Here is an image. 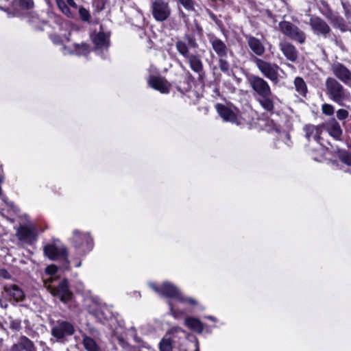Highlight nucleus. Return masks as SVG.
Masks as SVG:
<instances>
[{"mask_svg": "<svg viewBox=\"0 0 351 351\" xmlns=\"http://www.w3.org/2000/svg\"><path fill=\"white\" fill-rule=\"evenodd\" d=\"M80 265H81V261L78 262V263L76 264L75 267H80Z\"/></svg>", "mask_w": 351, "mask_h": 351, "instance_id": "obj_56", "label": "nucleus"}, {"mask_svg": "<svg viewBox=\"0 0 351 351\" xmlns=\"http://www.w3.org/2000/svg\"><path fill=\"white\" fill-rule=\"evenodd\" d=\"M99 332L95 328H90L88 333H82V344L86 351H101L99 343Z\"/></svg>", "mask_w": 351, "mask_h": 351, "instance_id": "obj_12", "label": "nucleus"}, {"mask_svg": "<svg viewBox=\"0 0 351 351\" xmlns=\"http://www.w3.org/2000/svg\"><path fill=\"white\" fill-rule=\"evenodd\" d=\"M189 76H190L191 77H192V75H191V74L189 72Z\"/></svg>", "mask_w": 351, "mask_h": 351, "instance_id": "obj_59", "label": "nucleus"}, {"mask_svg": "<svg viewBox=\"0 0 351 351\" xmlns=\"http://www.w3.org/2000/svg\"><path fill=\"white\" fill-rule=\"evenodd\" d=\"M66 3L68 5V7L70 6L71 8H73L75 9H78L77 5L75 3L74 0H66Z\"/></svg>", "mask_w": 351, "mask_h": 351, "instance_id": "obj_50", "label": "nucleus"}, {"mask_svg": "<svg viewBox=\"0 0 351 351\" xmlns=\"http://www.w3.org/2000/svg\"><path fill=\"white\" fill-rule=\"evenodd\" d=\"M199 45L195 36L193 34H186L183 37V40H178L176 43L177 51L186 59L191 69L197 74V80L202 83L204 82L206 72L201 56L198 54H191L189 53V49H197Z\"/></svg>", "mask_w": 351, "mask_h": 351, "instance_id": "obj_1", "label": "nucleus"}, {"mask_svg": "<svg viewBox=\"0 0 351 351\" xmlns=\"http://www.w3.org/2000/svg\"><path fill=\"white\" fill-rule=\"evenodd\" d=\"M326 94L332 101L340 106L350 99V93L339 81L335 78L329 77L325 82Z\"/></svg>", "mask_w": 351, "mask_h": 351, "instance_id": "obj_4", "label": "nucleus"}, {"mask_svg": "<svg viewBox=\"0 0 351 351\" xmlns=\"http://www.w3.org/2000/svg\"><path fill=\"white\" fill-rule=\"evenodd\" d=\"M0 276L4 279H10L12 276L5 269L0 268Z\"/></svg>", "mask_w": 351, "mask_h": 351, "instance_id": "obj_44", "label": "nucleus"}, {"mask_svg": "<svg viewBox=\"0 0 351 351\" xmlns=\"http://www.w3.org/2000/svg\"><path fill=\"white\" fill-rule=\"evenodd\" d=\"M174 340L171 337H167V335L161 340L160 343V351H172V344Z\"/></svg>", "mask_w": 351, "mask_h": 351, "instance_id": "obj_32", "label": "nucleus"}, {"mask_svg": "<svg viewBox=\"0 0 351 351\" xmlns=\"http://www.w3.org/2000/svg\"><path fill=\"white\" fill-rule=\"evenodd\" d=\"M348 146L350 149H351V141L348 143Z\"/></svg>", "mask_w": 351, "mask_h": 351, "instance_id": "obj_57", "label": "nucleus"}, {"mask_svg": "<svg viewBox=\"0 0 351 351\" xmlns=\"http://www.w3.org/2000/svg\"><path fill=\"white\" fill-rule=\"evenodd\" d=\"M281 1L286 3L288 0H280Z\"/></svg>", "mask_w": 351, "mask_h": 351, "instance_id": "obj_58", "label": "nucleus"}, {"mask_svg": "<svg viewBox=\"0 0 351 351\" xmlns=\"http://www.w3.org/2000/svg\"><path fill=\"white\" fill-rule=\"evenodd\" d=\"M62 49H63V53L64 54H68V53H72L71 51L69 50L67 47H63Z\"/></svg>", "mask_w": 351, "mask_h": 351, "instance_id": "obj_52", "label": "nucleus"}, {"mask_svg": "<svg viewBox=\"0 0 351 351\" xmlns=\"http://www.w3.org/2000/svg\"><path fill=\"white\" fill-rule=\"evenodd\" d=\"M309 25L313 34L317 36L327 38L330 35L331 29L330 26L319 16H311L309 19Z\"/></svg>", "mask_w": 351, "mask_h": 351, "instance_id": "obj_14", "label": "nucleus"}, {"mask_svg": "<svg viewBox=\"0 0 351 351\" xmlns=\"http://www.w3.org/2000/svg\"><path fill=\"white\" fill-rule=\"evenodd\" d=\"M341 5L345 12V16L351 23V5L349 3L341 1Z\"/></svg>", "mask_w": 351, "mask_h": 351, "instance_id": "obj_38", "label": "nucleus"}, {"mask_svg": "<svg viewBox=\"0 0 351 351\" xmlns=\"http://www.w3.org/2000/svg\"><path fill=\"white\" fill-rule=\"evenodd\" d=\"M3 293L10 300L15 302H23L25 299L24 290L19 285L12 283H5L3 286Z\"/></svg>", "mask_w": 351, "mask_h": 351, "instance_id": "obj_16", "label": "nucleus"}, {"mask_svg": "<svg viewBox=\"0 0 351 351\" xmlns=\"http://www.w3.org/2000/svg\"><path fill=\"white\" fill-rule=\"evenodd\" d=\"M278 29L282 34L300 44H303L306 41L305 32L290 21H280L278 23Z\"/></svg>", "mask_w": 351, "mask_h": 351, "instance_id": "obj_9", "label": "nucleus"}, {"mask_svg": "<svg viewBox=\"0 0 351 351\" xmlns=\"http://www.w3.org/2000/svg\"><path fill=\"white\" fill-rule=\"evenodd\" d=\"M91 38L96 50H105L110 46V33L103 31L95 32L91 35Z\"/></svg>", "mask_w": 351, "mask_h": 351, "instance_id": "obj_21", "label": "nucleus"}, {"mask_svg": "<svg viewBox=\"0 0 351 351\" xmlns=\"http://www.w3.org/2000/svg\"><path fill=\"white\" fill-rule=\"evenodd\" d=\"M252 60L260 73L270 80L274 85L279 83L280 80L279 71H282V70L277 64L264 60L258 57H252Z\"/></svg>", "mask_w": 351, "mask_h": 351, "instance_id": "obj_6", "label": "nucleus"}, {"mask_svg": "<svg viewBox=\"0 0 351 351\" xmlns=\"http://www.w3.org/2000/svg\"><path fill=\"white\" fill-rule=\"evenodd\" d=\"M14 228L16 230V237L21 242L32 245L36 241V228L31 222L28 221L25 224H21L19 227Z\"/></svg>", "mask_w": 351, "mask_h": 351, "instance_id": "obj_11", "label": "nucleus"}, {"mask_svg": "<svg viewBox=\"0 0 351 351\" xmlns=\"http://www.w3.org/2000/svg\"><path fill=\"white\" fill-rule=\"evenodd\" d=\"M179 332H182V333H184V330H182L181 328L180 327H175V328H173L169 333L168 335H172V338L173 339L174 338V335L175 333H179Z\"/></svg>", "mask_w": 351, "mask_h": 351, "instance_id": "obj_45", "label": "nucleus"}, {"mask_svg": "<svg viewBox=\"0 0 351 351\" xmlns=\"http://www.w3.org/2000/svg\"><path fill=\"white\" fill-rule=\"evenodd\" d=\"M178 1L184 6V8L191 11L194 10V3L193 0H178Z\"/></svg>", "mask_w": 351, "mask_h": 351, "instance_id": "obj_39", "label": "nucleus"}, {"mask_svg": "<svg viewBox=\"0 0 351 351\" xmlns=\"http://www.w3.org/2000/svg\"><path fill=\"white\" fill-rule=\"evenodd\" d=\"M263 16L268 19V23L274 24L276 23L275 15L269 10H266L263 13Z\"/></svg>", "mask_w": 351, "mask_h": 351, "instance_id": "obj_40", "label": "nucleus"}, {"mask_svg": "<svg viewBox=\"0 0 351 351\" xmlns=\"http://www.w3.org/2000/svg\"><path fill=\"white\" fill-rule=\"evenodd\" d=\"M18 5L23 18L25 17L27 12H33V11H31L34 6L33 0H19Z\"/></svg>", "mask_w": 351, "mask_h": 351, "instance_id": "obj_30", "label": "nucleus"}, {"mask_svg": "<svg viewBox=\"0 0 351 351\" xmlns=\"http://www.w3.org/2000/svg\"><path fill=\"white\" fill-rule=\"evenodd\" d=\"M149 86L160 91L161 93H169L170 90L169 83L163 77L150 76L148 80Z\"/></svg>", "mask_w": 351, "mask_h": 351, "instance_id": "obj_23", "label": "nucleus"}, {"mask_svg": "<svg viewBox=\"0 0 351 351\" xmlns=\"http://www.w3.org/2000/svg\"><path fill=\"white\" fill-rule=\"evenodd\" d=\"M205 318L208 319H210L213 322H216L217 321V319L213 317V316H211V315H208V316H206Z\"/></svg>", "mask_w": 351, "mask_h": 351, "instance_id": "obj_53", "label": "nucleus"}, {"mask_svg": "<svg viewBox=\"0 0 351 351\" xmlns=\"http://www.w3.org/2000/svg\"><path fill=\"white\" fill-rule=\"evenodd\" d=\"M247 80L261 106L269 112H273L275 96L272 93L269 83L264 78L256 75H249Z\"/></svg>", "mask_w": 351, "mask_h": 351, "instance_id": "obj_2", "label": "nucleus"}, {"mask_svg": "<svg viewBox=\"0 0 351 351\" xmlns=\"http://www.w3.org/2000/svg\"><path fill=\"white\" fill-rule=\"evenodd\" d=\"M0 306L4 309H6L8 307V304L6 298H0Z\"/></svg>", "mask_w": 351, "mask_h": 351, "instance_id": "obj_47", "label": "nucleus"}, {"mask_svg": "<svg viewBox=\"0 0 351 351\" xmlns=\"http://www.w3.org/2000/svg\"><path fill=\"white\" fill-rule=\"evenodd\" d=\"M49 324L51 336L60 343H64L75 332L74 324L65 319L55 320L51 318L49 319Z\"/></svg>", "mask_w": 351, "mask_h": 351, "instance_id": "obj_5", "label": "nucleus"}, {"mask_svg": "<svg viewBox=\"0 0 351 351\" xmlns=\"http://www.w3.org/2000/svg\"><path fill=\"white\" fill-rule=\"evenodd\" d=\"M293 84L296 92L302 97H305L306 96L308 89L304 79L301 77H296L294 80Z\"/></svg>", "mask_w": 351, "mask_h": 351, "instance_id": "obj_29", "label": "nucleus"}, {"mask_svg": "<svg viewBox=\"0 0 351 351\" xmlns=\"http://www.w3.org/2000/svg\"><path fill=\"white\" fill-rule=\"evenodd\" d=\"M8 206L15 213L17 214L19 211V208L14 204L13 202H8Z\"/></svg>", "mask_w": 351, "mask_h": 351, "instance_id": "obj_49", "label": "nucleus"}, {"mask_svg": "<svg viewBox=\"0 0 351 351\" xmlns=\"http://www.w3.org/2000/svg\"><path fill=\"white\" fill-rule=\"evenodd\" d=\"M161 295L167 298H174L182 303H187L191 306L197 304V300L193 298L183 295L174 285L169 282H165L161 286Z\"/></svg>", "mask_w": 351, "mask_h": 351, "instance_id": "obj_10", "label": "nucleus"}, {"mask_svg": "<svg viewBox=\"0 0 351 351\" xmlns=\"http://www.w3.org/2000/svg\"><path fill=\"white\" fill-rule=\"evenodd\" d=\"M151 287L156 293L161 294V287L158 288L154 285H152Z\"/></svg>", "mask_w": 351, "mask_h": 351, "instance_id": "obj_51", "label": "nucleus"}, {"mask_svg": "<svg viewBox=\"0 0 351 351\" xmlns=\"http://www.w3.org/2000/svg\"><path fill=\"white\" fill-rule=\"evenodd\" d=\"M152 12L156 21L162 22L169 17L171 9L164 0H154L152 3Z\"/></svg>", "mask_w": 351, "mask_h": 351, "instance_id": "obj_15", "label": "nucleus"}, {"mask_svg": "<svg viewBox=\"0 0 351 351\" xmlns=\"http://www.w3.org/2000/svg\"><path fill=\"white\" fill-rule=\"evenodd\" d=\"M54 2L56 3L58 8L62 12V13L68 16H72L71 12L68 7L66 0H55Z\"/></svg>", "mask_w": 351, "mask_h": 351, "instance_id": "obj_34", "label": "nucleus"}, {"mask_svg": "<svg viewBox=\"0 0 351 351\" xmlns=\"http://www.w3.org/2000/svg\"><path fill=\"white\" fill-rule=\"evenodd\" d=\"M50 38L55 44H59L62 42L60 36L56 34L51 35Z\"/></svg>", "mask_w": 351, "mask_h": 351, "instance_id": "obj_46", "label": "nucleus"}, {"mask_svg": "<svg viewBox=\"0 0 351 351\" xmlns=\"http://www.w3.org/2000/svg\"><path fill=\"white\" fill-rule=\"evenodd\" d=\"M44 254L51 260L64 259L66 261L67 264H69L66 247L62 245L58 244L56 241L45 245Z\"/></svg>", "mask_w": 351, "mask_h": 351, "instance_id": "obj_13", "label": "nucleus"}, {"mask_svg": "<svg viewBox=\"0 0 351 351\" xmlns=\"http://www.w3.org/2000/svg\"><path fill=\"white\" fill-rule=\"evenodd\" d=\"M335 76L344 84L351 83V71L342 63L336 62L331 65Z\"/></svg>", "mask_w": 351, "mask_h": 351, "instance_id": "obj_18", "label": "nucleus"}, {"mask_svg": "<svg viewBox=\"0 0 351 351\" xmlns=\"http://www.w3.org/2000/svg\"><path fill=\"white\" fill-rule=\"evenodd\" d=\"M195 351H199V348H197L195 350Z\"/></svg>", "mask_w": 351, "mask_h": 351, "instance_id": "obj_60", "label": "nucleus"}, {"mask_svg": "<svg viewBox=\"0 0 351 351\" xmlns=\"http://www.w3.org/2000/svg\"><path fill=\"white\" fill-rule=\"evenodd\" d=\"M326 128L328 134L335 139H339L342 135L341 126L334 119L326 123Z\"/></svg>", "mask_w": 351, "mask_h": 351, "instance_id": "obj_26", "label": "nucleus"}, {"mask_svg": "<svg viewBox=\"0 0 351 351\" xmlns=\"http://www.w3.org/2000/svg\"><path fill=\"white\" fill-rule=\"evenodd\" d=\"M72 244L79 254L84 255L92 250L93 240L89 233L75 230L73 232Z\"/></svg>", "mask_w": 351, "mask_h": 351, "instance_id": "obj_8", "label": "nucleus"}, {"mask_svg": "<svg viewBox=\"0 0 351 351\" xmlns=\"http://www.w3.org/2000/svg\"><path fill=\"white\" fill-rule=\"evenodd\" d=\"M46 1V3L49 5H51L53 4V3L55 1V0H45Z\"/></svg>", "mask_w": 351, "mask_h": 351, "instance_id": "obj_55", "label": "nucleus"}, {"mask_svg": "<svg viewBox=\"0 0 351 351\" xmlns=\"http://www.w3.org/2000/svg\"><path fill=\"white\" fill-rule=\"evenodd\" d=\"M78 13L81 20L84 22H90L91 16L89 11L84 8L83 6H80L78 8Z\"/></svg>", "mask_w": 351, "mask_h": 351, "instance_id": "obj_36", "label": "nucleus"}, {"mask_svg": "<svg viewBox=\"0 0 351 351\" xmlns=\"http://www.w3.org/2000/svg\"><path fill=\"white\" fill-rule=\"evenodd\" d=\"M245 39L250 49L256 56H263L265 52V48L259 39L252 35H246Z\"/></svg>", "mask_w": 351, "mask_h": 351, "instance_id": "obj_25", "label": "nucleus"}, {"mask_svg": "<svg viewBox=\"0 0 351 351\" xmlns=\"http://www.w3.org/2000/svg\"><path fill=\"white\" fill-rule=\"evenodd\" d=\"M75 52L78 56H85L89 53V47L86 43L74 44Z\"/></svg>", "mask_w": 351, "mask_h": 351, "instance_id": "obj_33", "label": "nucleus"}, {"mask_svg": "<svg viewBox=\"0 0 351 351\" xmlns=\"http://www.w3.org/2000/svg\"><path fill=\"white\" fill-rule=\"evenodd\" d=\"M57 271V268L56 266L51 265L47 267L46 269V271L49 274H54Z\"/></svg>", "mask_w": 351, "mask_h": 351, "instance_id": "obj_48", "label": "nucleus"}, {"mask_svg": "<svg viewBox=\"0 0 351 351\" xmlns=\"http://www.w3.org/2000/svg\"><path fill=\"white\" fill-rule=\"evenodd\" d=\"M327 18L330 21L334 27L339 28L342 32L346 31L347 26L344 19L341 16L332 14L330 11V14L327 16Z\"/></svg>", "mask_w": 351, "mask_h": 351, "instance_id": "obj_27", "label": "nucleus"}, {"mask_svg": "<svg viewBox=\"0 0 351 351\" xmlns=\"http://www.w3.org/2000/svg\"><path fill=\"white\" fill-rule=\"evenodd\" d=\"M279 48L288 60L295 62L298 60V51L291 43L286 40H281L279 43Z\"/></svg>", "mask_w": 351, "mask_h": 351, "instance_id": "obj_22", "label": "nucleus"}, {"mask_svg": "<svg viewBox=\"0 0 351 351\" xmlns=\"http://www.w3.org/2000/svg\"><path fill=\"white\" fill-rule=\"evenodd\" d=\"M322 112L326 115H332L334 113V107L331 104H324L322 105Z\"/></svg>", "mask_w": 351, "mask_h": 351, "instance_id": "obj_41", "label": "nucleus"}, {"mask_svg": "<svg viewBox=\"0 0 351 351\" xmlns=\"http://www.w3.org/2000/svg\"><path fill=\"white\" fill-rule=\"evenodd\" d=\"M0 329L3 330L4 332H7V329L5 328L4 325L1 322H0Z\"/></svg>", "mask_w": 351, "mask_h": 351, "instance_id": "obj_54", "label": "nucleus"}, {"mask_svg": "<svg viewBox=\"0 0 351 351\" xmlns=\"http://www.w3.org/2000/svg\"><path fill=\"white\" fill-rule=\"evenodd\" d=\"M23 19L36 30H43V27L47 23L46 21L35 12H27Z\"/></svg>", "mask_w": 351, "mask_h": 351, "instance_id": "obj_24", "label": "nucleus"}, {"mask_svg": "<svg viewBox=\"0 0 351 351\" xmlns=\"http://www.w3.org/2000/svg\"><path fill=\"white\" fill-rule=\"evenodd\" d=\"M9 327L13 331H19L21 329V321L19 319H14L12 317H8Z\"/></svg>", "mask_w": 351, "mask_h": 351, "instance_id": "obj_37", "label": "nucleus"}, {"mask_svg": "<svg viewBox=\"0 0 351 351\" xmlns=\"http://www.w3.org/2000/svg\"><path fill=\"white\" fill-rule=\"evenodd\" d=\"M216 110L223 121L231 122L237 125L241 123V117L225 105L217 104L216 105Z\"/></svg>", "mask_w": 351, "mask_h": 351, "instance_id": "obj_17", "label": "nucleus"}, {"mask_svg": "<svg viewBox=\"0 0 351 351\" xmlns=\"http://www.w3.org/2000/svg\"><path fill=\"white\" fill-rule=\"evenodd\" d=\"M10 351H37L34 343L25 335L20 336Z\"/></svg>", "mask_w": 351, "mask_h": 351, "instance_id": "obj_20", "label": "nucleus"}, {"mask_svg": "<svg viewBox=\"0 0 351 351\" xmlns=\"http://www.w3.org/2000/svg\"><path fill=\"white\" fill-rule=\"evenodd\" d=\"M46 288L53 297L58 298L63 303H67L72 300L73 293L69 289V282L66 278L58 283L52 281L50 284H46Z\"/></svg>", "mask_w": 351, "mask_h": 351, "instance_id": "obj_7", "label": "nucleus"}, {"mask_svg": "<svg viewBox=\"0 0 351 351\" xmlns=\"http://www.w3.org/2000/svg\"><path fill=\"white\" fill-rule=\"evenodd\" d=\"M95 315L101 322L107 321L112 316V312L106 306L101 307L99 310L95 311Z\"/></svg>", "mask_w": 351, "mask_h": 351, "instance_id": "obj_31", "label": "nucleus"}, {"mask_svg": "<svg viewBox=\"0 0 351 351\" xmlns=\"http://www.w3.org/2000/svg\"><path fill=\"white\" fill-rule=\"evenodd\" d=\"M348 112L345 109H339L337 112V117L338 119L342 121L348 117Z\"/></svg>", "mask_w": 351, "mask_h": 351, "instance_id": "obj_43", "label": "nucleus"}, {"mask_svg": "<svg viewBox=\"0 0 351 351\" xmlns=\"http://www.w3.org/2000/svg\"><path fill=\"white\" fill-rule=\"evenodd\" d=\"M208 38L212 49L219 58L218 66L221 71L228 76L233 74L230 64L226 59L229 51L227 45L214 34H209Z\"/></svg>", "mask_w": 351, "mask_h": 351, "instance_id": "obj_3", "label": "nucleus"}, {"mask_svg": "<svg viewBox=\"0 0 351 351\" xmlns=\"http://www.w3.org/2000/svg\"><path fill=\"white\" fill-rule=\"evenodd\" d=\"M185 324L190 329L201 333L204 330L203 324L197 318L188 317L185 319Z\"/></svg>", "mask_w": 351, "mask_h": 351, "instance_id": "obj_28", "label": "nucleus"}, {"mask_svg": "<svg viewBox=\"0 0 351 351\" xmlns=\"http://www.w3.org/2000/svg\"><path fill=\"white\" fill-rule=\"evenodd\" d=\"M169 307H170L171 313V315L175 318H179L180 317H181L184 314V313L182 311H179L178 309H176L173 306V304H172L171 302H169Z\"/></svg>", "mask_w": 351, "mask_h": 351, "instance_id": "obj_42", "label": "nucleus"}, {"mask_svg": "<svg viewBox=\"0 0 351 351\" xmlns=\"http://www.w3.org/2000/svg\"><path fill=\"white\" fill-rule=\"evenodd\" d=\"M338 157L340 160L348 166H351V154L346 150H339Z\"/></svg>", "mask_w": 351, "mask_h": 351, "instance_id": "obj_35", "label": "nucleus"}, {"mask_svg": "<svg viewBox=\"0 0 351 351\" xmlns=\"http://www.w3.org/2000/svg\"><path fill=\"white\" fill-rule=\"evenodd\" d=\"M322 125H314L313 124H306L303 127L304 136L308 141L313 139L319 144L322 145V138L320 136L322 132Z\"/></svg>", "mask_w": 351, "mask_h": 351, "instance_id": "obj_19", "label": "nucleus"}]
</instances>
